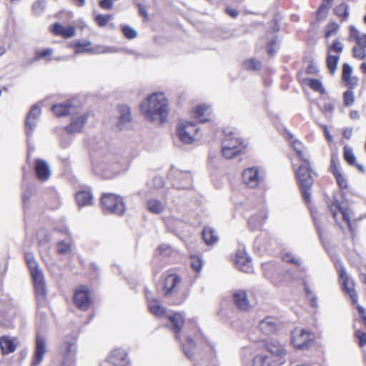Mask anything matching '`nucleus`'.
Returning <instances> with one entry per match:
<instances>
[{
  "label": "nucleus",
  "instance_id": "nucleus-41",
  "mask_svg": "<svg viewBox=\"0 0 366 366\" xmlns=\"http://www.w3.org/2000/svg\"><path fill=\"white\" fill-rule=\"evenodd\" d=\"M209 109V106L198 105L194 109V117L199 119V122L204 123L209 121L208 118H204V116L207 111Z\"/></svg>",
  "mask_w": 366,
  "mask_h": 366
},
{
  "label": "nucleus",
  "instance_id": "nucleus-57",
  "mask_svg": "<svg viewBox=\"0 0 366 366\" xmlns=\"http://www.w3.org/2000/svg\"><path fill=\"white\" fill-rule=\"evenodd\" d=\"M337 184L341 189H347L348 187L347 181L345 179L341 172L334 175Z\"/></svg>",
  "mask_w": 366,
  "mask_h": 366
},
{
  "label": "nucleus",
  "instance_id": "nucleus-53",
  "mask_svg": "<svg viewBox=\"0 0 366 366\" xmlns=\"http://www.w3.org/2000/svg\"><path fill=\"white\" fill-rule=\"evenodd\" d=\"M338 160V155L337 154H332L331 156L330 172L333 175L340 172L337 167Z\"/></svg>",
  "mask_w": 366,
  "mask_h": 366
},
{
  "label": "nucleus",
  "instance_id": "nucleus-61",
  "mask_svg": "<svg viewBox=\"0 0 366 366\" xmlns=\"http://www.w3.org/2000/svg\"><path fill=\"white\" fill-rule=\"evenodd\" d=\"M277 40V38L275 36L267 44V51L268 54L271 56H273L276 52L274 46L276 44Z\"/></svg>",
  "mask_w": 366,
  "mask_h": 366
},
{
  "label": "nucleus",
  "instance_id": "nucleus-10",
  "mask_svg": "<svg viewBox=\"0 0 366 366\" xmlns=\"http://www.w3.org/2000/svg\"><path fill=\"white\" fill-rule=\"evenodd\" d=\"M74 303L76 307L82 310L86 311L92 305L90 290L85 285H81L74 292Z\"/></svg>",
  "mask_w": 366,
  "mask_h": 366
},
{
  "label": "nucleus",
  "instance_id": "nucleus-46",
  "mask_svg": "<svg viewBox=\"0 0 366 366\" xmlns=\"http://www.w3.org/2000/svg\"><path fill=\"white\" fill-rule=\"evenodd\" d=\"M344 104L346 107H350L355 102L354 92L348 89L343 93Z\"/></svg>",
  "mask_w": 366,
  "mask_h": 366
},
{
  "label": "nucleus",
  "instance_id": "nucleus-27",
  "mask_svg": "<svg viewBox=\"0 0 366 366\" xmlns=\"http://www.w3.org/2000/svg\"><path fill=\"white\" fill-rule=\"evenodd\" d=\"M267 218V214L262 211L259 213L252 215L248 219V225L252 230L260 229Z\"/></svg>",
  "mask_w": 366,
  "mask_h": 366
},
{
  "label": "nucleus",
  "instance_id": "nucleus-47",
  "mask_svg": "<svg viewBox=\"0 0 366 366\" xmlns=\"http://www.w3.org/2000/svg\"><path fill=\"white\" fill-rule=\"evenodd\" d=\"M122 31L128 39H133L137 36V32L128 25L122 26Z\"/></svg>",
  "mask_w": 366,
  "mask_h": 366
},
{
  "label": "nucleus",
  "instance_id": "nucleus-23",
  "mask_svg": "<svg viewBox=\"0 0 366 366\" xmlns=\"http://www.w3.org/2000/svg\"><path fill=\"white\" fill-rule=\"evenodd\" d=\"M259 328L266 335L273 334L277 328V320L274 317H267L259 324Z\"/></svg>",
  "mask_w": 366,
  "mask_h": 366
},
{
  "label": "nucleus",
  "instance_id": "nucleus-5",
  "mask_svg": "<svg viewBox=\"0 0 366 366\" xmlns=\"http://www.w3.org/2000/svg\"><path fill=\"white\" fill-rule=\"evenodd\" d=\"M89 115V112H81V107L77 105L76 112L70 115V124L65 127L66 133L76 134L80 132L86 123Z\"/></svg>",
  "mask_w": 366,
  "mask_h": 366
},
{
  "label": "nucleus",
  "instance_id": "nucleus-36",
  "mask_svg": "<svg viewBox=\"0 0 366 366\" xmlns=\"http://www.w3.org/2000/svg\"><path fill=\"white\" fill-rule=\"evenodd\" d=\"M349 9L350 6L348 4L345 3H341L334 8L333 11L334 14L340 19L341 21H345L348 19Z\"/></svg>",
  "mask_w": 366,
  "mask_h": 366
},
{
  "label": "nucleus",
  "instance_id": "nucleus-37",
  "mask_svg": "<svg viewBox=\"0 0 366 366\" xmlns=\"http://www.w3.org/2000/svg\"><path fill=\"white\" fill-rule=\"evenodd\" d=\"M340 59L339 55H332L327 52L326 63L331 74H334L337 70V64Z\"/></svg>",
  "mask_w": 366,
  "mask_h": 366
},
{
  "label": "nucleus",
  "instance_id": "nucleus-6",
  "mask_svg": "<svg viewBox=\"0 0 366 366\" xmlns=\"http://www.w3.org/2000/svg\"><path fill=\"white\" fill-rule=\"evenodd\" d=\"M193 122L180 121L177 127V135L184 144H191L198 132Z\"/></svg>",
  "mask_w": 366,
  "mask_h": 366
},
{
  "label": "nucleus",
  "instance_id": "nucleus-1",
  "mask_svg": "<svg viewBox=\"0 0 366 366\" xmlns=\"http://www.w3.org/2000/svg\"><path fill=\"white\" fill-rule=\"evenodd\" d=\"M140 109L150 122L159 118L160 123H163L169 113L168 101L163 93H154L141 104Z\"/></svg>",
  "mask_w": 366,
  "mask_h": 366
},
{
  "label": "nucleus",
  "instance_id": "nucleus-2",
  "mask_svg": "<svg viewBox=\"0 0 366 366\" xmlns=\"http://www.w3.org/2000/svg\"><path fill=\"white\" fill-rule=\"evenodd\" d=\"M26 261L31 276L39 315L40 310L44 309L46 300L44 274L33 255L26 254Z\"/></svg>",
  "mask_w": 366,
  "mask_h": 366
},
{
  "label": "nucleus",
  "instance_id": "nucleus-48",
  "mask_svg": "<svg viewBox=\"0 0 366 366\" xmlns=\"http://www.w3.org/2000/svg\"><path fill=\"white\" fill-rule=\"evenodd\" d=\"M111 17L112 16L109 14H98L95 16L94 20L99 26L103 27L108 24Z\"/></svg>",
  "mask_w": 366,
  "mask_h": 366
},
{
  "label": "nucleus",
  "instance_id": "nucleus-22",
  "mask_svg": "<svg viewBox=\"0 0 366 366\" xmlns=\"http://www.w3.org/2000/svg\"><path fill=\"white\" fill-rule=\"evenodd\" d=\"M181 282L180 277L176 274L167 275L164 280V295L169 297L176 292V287Z\"/></svg>",
  "mask_w": 366,
  "mask_h": 366
},
{
  "label": "nucleus",
  "instance_id": "nucleus-31",
  "mask_svg": "<svg viewBox=\"0 0 366 366\" xmlns=\"http://www.w3.org/2000/svg\"><path fill=\"white\" fill-rule=\"evenodd\" d=\"M202 239L207 245H212L217 242L219 237L217 232L210 227H204L202 232Z\"/></svg>",
  "mask_w": 366,
  "mask_h": 366
},
{
  "label": "nucleus",
  "instance_id": "nucleus-45",
  "mask_svg": "<svg viewBox=\"0 0 366 366\" xmlns=\"http://www.w3.org/2000/svg\"><path fill=\"white\" fill-rule=\"evenodd\" d=\"M330 8L331 6L322 2L317 11V19L320 21L325 19Z\"/></svg>",
  "mask_w": 366,
  "mask_h": 366
},
{
  "label": "nucleus",
  "instance_id": "nucleus-63",
  "mask_svg": "<svg viewBox=\"0 0 366 366\" xmlns=\"http://www.w3.org/2000/svg\"><path fill=\"white\" fill-rule=\"evenodd\" d=\"M347 84L349 89L353 90L358 84V79L355 76L350 77L349 80H344Z\"/></svg>",
  "mask_w": 366,
  "mask_h": 366
},
{
  "label": "nucleus",
  "instance_id": "nucleus-56",
  "mask_svg": "<svg viewBox=\"0 0 366 366\" xmlns=\"http://www.w3.org/2000/svg\"><path fill=\"white\" fill-rule=\"evenodd\" d=\"M45 2L44 0H37L33 4V11L36 14H39L43 12L44 9Z\"/></svg>",
  "mask_w": 366,
  "mask_h": 366
},
{
  "label": "nucleus",
  "instance_id": "nucleus-50",
  "mask_svg": "<svg viewBox=\"0 0 366 366\" xmlns=\"http://www.w3.org/2000/svg\"><path fill=\"white\" fill-rule=\"evenodd\" d=\"M340 26L336 22H332L329 24L327 26V29L325 31V37L329 38L330 36L335 34L338 31Z\"/></svg>",
  "mask_w": 366,
  "mask_h": 366
},
{
  "label": "nucleus",
  "instance_id": "nucleus-59",
  "mask_svg": "<svg viewBox=\"0 0 366 366\" xmlns=\"http://www.w3.org/2000/svg\"><path fill=\"white\" fill-rule=\"evenodd\" d=\"M49 194L50 197L53 199L56 205L58 206L59 204V198L58 193L54 187L47 188V195Z\"/></svg>",
  "mask_w": 366,
  "mask_h": 366
},
{
  "label": "nucleus",
  "instance_id": "nucleus-7",
  "mask_svg": "<svg viewBox=\"0 0 366 366\" xmlns=\"http://www.w3.org/2000/svg\"><path fill=\"white\" fill-rule=\"evenodd\" d=\"M233 138L231 137H228L224 138L222 142V155L227 159H231L233 157L239 154L242 152L246 147L247 144H244V140L240 138H235V143L238 144H233Z\"/></svg>",
  "mask_w": 366,
  "mask_h": 366
},
{
  "label": "nucleus",
  "instance_id": "nucleus-18",
  "mask_svg": "<svg viewBox=\"0 0 366 366\" xmlns=\"http://www.w3.org/2000/svg\"><path fill=\"white\" fill-rule=\"evenodd\" d=\"M41 114V109L39 105L36 104L31 107L26 120V132L28 135H30L31 132L36 127Z\"/></svg>",
  "mask_w": 366,
  "mask_h": 366
},
{
  "label": "nucleus",
  "instance_id": "nucleus-15",
  "mask_svg": "<svg viewBox=\"0 0 366 366\" xmlns=\"http://www.w3.org/2000/svg\"><path fill=\"white\" fill-rule=\"evenodd\" d=\"M78 104L76 100L66 101L62 104H55L52 107L53 113L58 117L74 114L76 112Z\"/></svg>",
  "mask_w": 366,
  "mask_h": 366
},
{
  "label": "nucleus",
  "instance_id": "nucleus-9",
  "mask_svg": "<svg viewBox=\"0 0 366 366\" xmlns=\"http://www.w3.org/2000/svg\"><path fill=\"white\" fill-rule=\"evenodd\" d=\"M315 335L306 330L295 329L292 334V343L299 350L307 349L312 343Z\"/></svg>",
  "mask_w": 366,
  "mask_h": 366
},
{
  "label": "nucleus",
  "instance_id": "nucleus-3",
  "mask_svg": "<svg viewBox=\"0 0 366 366\" xmlns=\"http://www.w3.org/2000/svg\"><path fill=\"white\" fill-rule=\"evenodd\" d=\"M304 164H301L295 172L296 178L299 183L300 189L302 196L306 202L310 201V192L314 180L312 177V169L308 160L303 161Z\"/></svg>",
  "mask_w": 366,
  "mask_h": 366
},
{
  "label": "nucleus",
  "instance_id": "nucleus-30",
  "mask_svg": "<svg viewBox=\"0 0 366 366\" xmlns=\"http://www.w3.org/2000/svg\"><path fill=\"white\" fill-rule=\"evenodd\" d=\"M146 295L150 312L157 317L163 316L166 312V309L161 305L160 302L157 299L149 300L148 295Z\"/></svg>",
  "mask_w": 366,
  "mask_h": 366
},
{
  "label": "nucleus",
  "instance_id": "nucleus-28",
  "mask_svg": "<svg viewBox=\"0 0 366 366\" xmlns=\"http://www.w3.org/2000/svg\"><path fill=\"white\" fill-rule=\"evenodd\" d=\"M175 176L179 180V184L176 185L177 189H186L192 186V177L190 172L177 171Z\"/></svg>",
  "mask_w": 366,
  "mask_h": 366
},
{
  "label": "nucleus",
  "instance_id": "nucleus-49",
  "mask_svg": "<svg viewBox=\"0 0 366 366\" xmlns=\"http://www.w3.org/2000/svg\"><path fill=\"white\" fill-rule=\"evenodd\" d=\"M292 146L302 162L305 160H307L304 157V154L302 152L303 145L301 142L295 139L292 142Z\"/></svg>",
  "mask_w": 366,
  "mask_h": 366
},
{
  "label": "nucleus",
  "instance_id": "nucleus-32",
  "mask_svg": "<svg viewBox=\"0 0 366 366\" xmlns=\"http://www.w3.org/2000/svg\"><path fill=\"white\" fill-rule=\"evenodd\" d=\"M275 360L272 356L266 355H259L253 358V366H278Z\"/></svg>",
  "mask_w": 366,
  "mask_h": 366
},
{
  "label": "nucleus",
  "instance_id": "nucleus-44",
  "mask_svg": "<svg viewBox=\"0 0 366 366\" xmlns=\"http://www.w3.org/2000/svg\"><path fill=\"white\" fill-rule=\"evenodd\" d=\"M344 158L350 165H355L356 163V157L353 154L352 149L347 146L344 147Z\"/></svg>",
  "mask_w": 366,
  "mask_h": 366
},
{
  "label": "nucleus",
  "instance_id": "nucleus-55",
  "mask_svg": "<svg viewBox=\"0 0 366 366\" xmlns=\"http://www.w3.org/2000/svg\"><path fill=\"white\" fill-rule=\"evenodd\" d=\"M172 252V249L168 244H163L160 245L155 252V256L157 254L163 255V256H169Z\"/></svg>",
  "mask_w": 366,
  "mask_h": 366
},
{
  "label": "nucleus",
  "instance_id": "nucleus-26",
  "mask_svg": "<svg viewBox=\"0 0 366 366\" xmlns=\"http://www.w3.org/2000/svg\"><path fill=\"white\" fill-rule=\"evenodd\" d=\"M169 320L171 324V330L176 334V339L179 340V334L184 323V317L180 312H175L173 315L169 316Z\"/></svg>",
  "mask_w": 366,
  "mask_h": 366
},
{
  "label": "nucleus",
  "instance_id": "nucleus-38",
  "mask_svg": "<svg viewBox=\"0 0 366 366\" xmlns=\"http://www.w3.org/2000/svg\"><path fill=\"white\" fill-rule=\"evenodd\" d=\"M186 343L182 345V350L185 354V355L189 358L192 359L193 356L192 350L196 347V343L194 340L190 337L187 336L186 337Z\"/></svg>",
  "mask_w": 366,
  "mask_h": 366
},
{
  "label": "nucleus",
  "instance_id": "nucleus-40",
  "mask_svg": "<svg viewBox=\"0 0 366 366\" xmlns=\"http://www.w3.org/2000/svg\"><path fill=\"white\" fill-rule=\"evenodd\" d=\"M305 82L315 92H318L321 94L325 93V89L320 80L308 78L305 79Z\"/></svg>",
  "mask_w": 366,
  "mask_h": 366
},
{
  "label": "nucleus",
  "instance_id": "nucleus-25",
  "mask_svg": "<svg viewBox=\"0 0 366 366\" xmlns=\"http://www.w3.org/2000/svg\"><path fill=\"white\" fill-rule=\"evenodd\" d=\"M235 264L239 270L249 273L252 271V261L249 257H244L242 252L239 251L236 255Z\"/></svg>",
  "mask_w": 366,
  "mask_h": 366
},
{
  "label": "nucleus",
  "instance_id": "nucleus-33",
  "mask_svg": "<svg viewBox=\"0 0 366 366\" xmlns=\"http://www.w3.org/2000/svg\"><path fill=\"white\" fill-rule=\"evenodd\" d=\"M330 209L332 214V216L336 219L337 216V211H340L343 217V219L350 224V217L347 214L346 209L341 206L340 202L336 199L335 197L333 198V202L330 205Z\"/></svg>",
  "mask_w": 366,
  "mask_h": 366
},
{
  "label": "nucleus",
  "instance_id": "nucleus-34",
  "mask_svg": "<svg viewBox=\"0 0 366 366\" xmlns=\"http://www.w3.org/2000/svg\"><path fill=\"white\" fill-rule=\"evenodd\" d=\"M164 204L157 199H149L147 202V209L152 214H160L164 210Z\"/></svg>",
  "mask_w": 366,
  "mask_h": 366
},
{
  "label": "nucleus",
  "instance_id": "nucleus-24",
  "mask_svg": "<svg viewBox=\"0 0 366 366\" xmlns=\"http://www.w3.org/2000/svg\"><path fill=\"white\" fill-rule=\"evenodd\" d=\"M51 31L56 36L64 38H70L75 35L76 29L72 26H63L59 23H55L51 28Z\"/></svg>",
  "mask_w": 366,
  "mask_h": 366
},
{
  "label": "nucleus",
  "instance_id": "nucleus-35",
  "mask_svg": "<svg viewBox=\"0 0 366 366\" xmlns=\"http://www.w3.org/2000/svg\"><path fill=\"white\" fill-rule=\"evenodd\" d=\"M0 347L3 354L13 352L16 348L14 340L7 336L1 337Z\"/></svg>",
  "mask_w": 366,
  "mask_h": 366
},
{
  "label": "nucleus",
  "instance_id": "nucleus-8",
  "mask_svg": "<svg viewBox=\"0 0 366 366\" xmlns=\"http://www.w3.org/2000/svg\"><path fill=\"white\" fill-rule=\"evenodd\" d=\"M264 275L273 284L277 285L283 280L287 271L277 263L267 262L262 264Z\"/></svg>",
  "mask_w": 366,
  "mask_h": 366
},
{
  "label": "nucleus",
  "instance_id": "nucleus-64",
  "mask_svg": "<svg viewBox=\"0 0 366 366\" xmlns=\"http://www.w3.org/2000/svg\"><path fill=\"white\" fill-rule=\"evenodd\" d=\"M99 6L104 9H112L113 7L112 0H101L99 1Z\"/></svg>",
  "mask_w": 366,
  "mask_h": 366
},
{
  "label": "nucleus",
  "instance_id": "nucleus-62",
  "mask_svg": "<svg viewBox=\"0 0 366 366\" xmlns=\"http://www.w3.org/2000/svg\"><path fill=\"white\" fill-rule=\"evenodd\" d=\"M191 267L196 271L199 272L202 269V261L199 258H193L191 262Z\"/></svg>",
  "mask_w": 366,
  "mask_h": 366
},
{
  "label": "nucleus",
  "instance_id": "nucleus-58",
  "mask_svg": "<svg viewBox=\"0 0 366 366\" xmlns=\"http://www.w3.org/2000/svg\"><path fill=\"white\" fill-rule=\"evenodd\" d=\"M352 54L355 58H357L359 59H363L366 56L365 50L361 47L357 46H355L352 49Z\"/></svg>",
  "mask_w": 366,
  "mask_h": 366
},
{
  "label": "nucleus",
  "instance_id": "nucleus-42",
  "mask_svg": "<svg viewBox=\"0 0 366 366\" xmlns=\"http://www.w3.org/2000/svg\"><path fill=\"white\" fill-rule=\"evenodd\" d=\"M243 66L247 70L259 71L262 69V62L254 58L247 59L244 61Z\"/></svg>",
  "mask_w": 366,
  "mask_h": 366
},
{
  "label": "nucleus",
  "instance_id": "nucleus-14",
  "mask_svg": "<svg viewBox=\"0 0 366 366\" xmlns=\"http://www.w3.org/2000/svg\"><path fill=\"white\" fill-rule=\"evenodd\" d=\"M63 360L61 366H75V356L76 345L75 340L69 342L66 340L63 345Z\"/></svg>",
  "mask_w": 366,
  "mask_h": 366
},
{
  "label": "nucleus",
  "instance_id": "nucleus-60",
  "mask_svg": "<svg viewBox=\"0 0 366 366\" xmlns=\"http://www.w3.org/2000/svg\"><path fill=\"white\" fill-rule=\"evenodd\" d=\"M355 337L359 340L360 347H363L364 345H366V333L365 332L360 331V330H357L355 332Z\"/></svg>",
  "mask_w": 366,
  "mask_h": 366
},
{
  "label": "nucleus",
  "instance_id": "nucleus-52",
  "mask_svg": "<svg viewBox=\"0 0 366 366\" xmlns=\"http://www.w3.org/2000/svg\"><path fill=\"white\" fill-rule=\"evenodd\" d=\"M282 259L283 261L287 262L288 263L294 264L297 266L300 265V262L298 259H296L295 256L290 252H285L282 255Z\"/></svg>",
  "mask_w": 366,
  "mask_h": 366
},
{
  "label": "nucleus",
  "instance_id": "nucleus-13",
  "mask_svg": "<svg viewBox=\"0 0 366 366\" xmlns=\"http://www.w3.org/2000/svg\"><path fill=\"white\" fill-rule=\"evenodd\" d=\"M269 356H272L276 360L277 364H283L285 361L286 350L284 346L277 341H269L265 345Z\"/></svg>",
  "mask_w": 366,
  "mask_h": 366
},
{
  "label": "nucleus",
  "instance_id": "nucleus-19",
  "mask_svg": "<svg viewBox=\"0 0 366 366\" xmlns=\"http://www.w3.org/2000/svg\"><path fill=\"white\" fill-rule=\"evenodd\" d=\"M233 302L236 307L241 311H249L252 306L244 290H237L233 293Z\"/></svg>",
  "mask_w": 366,
  "mask_h": 366
},
{
  "label": "nucleus",
  "instance_id": "nucleus-43",
  "mask_svg": "<svg viewBox=\"0 0 366 366\" xmlns=\"http://www.w3.org/2000/svg\"><path fill=\"white\" fill-rule=\"evenodd\" d=\"M56 250L60 254H65L71 252V239H66L59 241L56 244Z\"/></svg>",
  "mask_w": 366,
  "mask_h": 366
},
{
  "label": "nucleus",
  "instance_id": "nucleus-21",
  "mask_svg": "<svg viewBox=\"0 0 366 366\" xmlns=\"http://www.w3.org/2000/svg\"><path fill=\"white\" fill-rule=\"evenodd\" d=\"M127 352L122 349H115L111 352L108 361L117 366H124L129 363Z\"/></svg>",
  "mask_w": 366,
  "mask_h": 366
},
{
  "label": "nucleus",
  "instance_id": "nucleus-29",
  "mask_svg": "<svg viewBox=\"0 0 366 366\" xmlns=\"http://www.w3.org/2000/svg\"><path fill=\"white\" fill-rule=\"evenodd\" d=\"M76 202L79 207L93 204V195L90 191L81 190L76 192Z\"/></svg>",
  "mask_w": 366,
  "mask_h": 366
},
{
  "label": "nucleus",
  "instance_id": "nucleus-16",
  "mask_svg": "<svg viewBox=\"0 0 366 366\" xmlns=\"http://www.w3.org/2000/svg\"><path fill=\"white\" fill-rule=\"evenodd\" d=\"M45 353V337L44 331L38 330L36 332V350L32 366H37L44 360Z\"/></svg>",
  "mask_w": 366,
  "mask_h": 366
},
{
  "label": "nucleus",
  "instance_id": "nucleus-11",
  "mask_svg": "<svg viewBox=\"0 0 366 366\" xmlns=\"http://www.w3.org/2000/svg\"><path fill=\"white\" fill-rule=\"evenodd\" d=\"M92 43L89 41H85L81 42L80 41H76L72 44V46L74 49L76 54L81 53H92V54H104V53H114L117 49L114 47H105L98 46L97 48H92Z\"/></svg>",
  "mask_w": 366,
  "mask_h": 366
},
{
  "label": "nucleus",
  "instance_id": "nucleus-12",
  "mask_svg": "<svg viewBox=\"0 0 366 366\" xmlns=\"http://www.w3.org/2000/svg\"><path fill=\"white\" fill-rule=\"evenodd\" d=\"M339 277L341 280L342 287L350 296L353 305L357 303L358 295L355 290L354 281L347 275V272L343 266H341L338 270Z\"/></svg>",
  "mask_w": 366,
  "mask_h": 366
},
{
  "label": "nucleus",
  "instance_id": "nucleus-51",
  "mask_svg": "<svg viewBox=\"0 0 366 366\" xmlns=\"http://www.w3.org/2000/svg\"><path fill=\"white\" fill-rule=\"evenodd\" d=\"M343 51V44L338 40L335 39L332 44L327 49V52L330 53L332 51L341 53Z\"/></svg>",
  "mask_w": 366,
  "mask_h": 366
},
{
  "label": "nucleus",
  "instance_id": "nucleus-17",
  "mask_svg": "<svg viewBox=\"0 0 366 366\" xmlns=\"http://www.w3.org/2000/svg\"><path fill=\"white\" fill-rule=\"evenodd\" d=\"M119 118L117 127L120 130L127 129L131 126L132 114L131 109L126 104L119 105L117 107Z\"/></svg>",
  "mask_w": 366,
  "mask_h": 366
},
{
  "label": "nucleus",
  "instance_id": "nucleus-39",
  "mask_svg": "<svg viewBox=\"0 0 366 366\" xmlns=\"http://www.w3.org/2000/svg\"><path fill=\"white\" fill-rule=\"evenodd\" d=\"M35 171L39 179L46 180V162L41 159H37L35 164Z\"/></svg>",
  "mask_w": 366,
  "mask_h": 366
},
{
  "label": "nucleus",
  "instance_id": "nucleus-54",
  "mask_svg": "<svg viewBox=\"0 0 366 366\" xmlns=\"http://www.w3.org/2000/svg\"><path fill=\"white\" fill-rule=\"evenodd\" d=\"M352 73V67L348 63H344L342 65V80H349Z\"/></svg>",
  "mask_w": 366,
  "mask_h": 366
},
{
  "label": "nucleus",
  "instance_id": "nucleus-4",
  "mask_svg": "<svg viewBox=\"0 0 366 366\" xmlns=\"http://www.w3.org/2000/svg\"><path fill=\"white\" fill-rule=\"evenodd\" d=\"M101 204L104 212L122 215L125 212V206L122 198L114 193H103Z\"/></svg>",
  "mask_w": 366,
  "mask_h": 366
},
{
  "label": "nucleus",
  "instance_id": "nucleus-20",
  "mask_svg": "<svg viewBox=\"0 0 366 366\" xmlns=\"http://www.w3.org/2000/svg\"><path fill=\"white\" fill-rule=\"evenodd\" d=\"M242 179L248 187L254 188L259 184L258 169L254 167L247 168L242 172Z\"/></svg>",
  "mask_w": 366,
  "mask_h": 366
}]
</instances>
